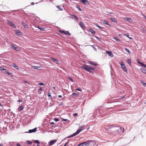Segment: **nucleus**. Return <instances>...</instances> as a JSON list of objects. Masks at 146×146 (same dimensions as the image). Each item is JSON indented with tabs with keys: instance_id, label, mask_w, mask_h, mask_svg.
I'll list each match as a JSON object with an SVG mask.
<instances>
[{
	"instance_id": "f257e3e1",
	"label": "nucleus",
	"mask_w": 146,
	"mask_h": 146,
	"mask_svg": "<svg viewBox=\"0 0 146 146\" xmlns=\"http://www.w3.org/2000/svg\"><path fill=\"white\" fill-rule=\"evenodd\" d=\"M81 68L90 73L92 72L91 70H94L95 69L94 68L91 66L85 64L83 66H81Z\"/></svg>"
},
{
	"instance_id": "f03ea898",
	"label": "nucleus",
	"mask_w": 146,
	"mask_h": 146,
	"mask_svg": "<svg viewBox=\"0 0 146 146\" xmlns=\"http://www.w3.org/2000/svg\"><path fill=\"white\" fill-rule=\"evenodd\" d=\"M92 142H94L93 141L89 140L88 141H86L80 143L77 146H80L81 145V146H83L84 145L83 144H84V145L86 146H88V145H89L90 144V143Z\"/></svg>"
},
{
	"instance_id": "7ed1b4c3",
	"label": "nucleus",
	"mask_w": 146,
	"mask_h": 146,
	"mask_svg": "<svg viewBox=\"0 0 146 146\" xmlns=\"http://www.w3.org/2000/svg\"><path fill=\"white\" fill-rule=\"evenodd\" d=\"M81 131L79 129H78L77 130V131L75 133H74L72 135H71L68 136V138H70L75 136L77 135Z\"/></svg>"
},
{
	"instance_id": "20e7f679",
	"label": "nucleus",
	"mask_w": 146,
	"mask_h": 146,
	"mask_svg": "<svg viewBox=\"0 0 146 146\" xmlns=\"http://www.w3.org/2000/svg\"><path fill=\"white\" fill-rule=\"evenodd\" d=\"M7 23L10 26L12 27L13 28H16L15 25L11 21L9 20H7Z\"/></svg>"
},
{
	"instance_id": "39448f33",
	"label": "nucleus",
	"mask_w": 146,
	"mask_h": 146,
	"mask_svg": "<svg viewBox=\"0 0 146 146\" xmlns=\"http://www.w3.org/2000/svg\"><path fill=\"white\" fill-rule=\"evenodd\" d=\"M80 2L85 5H89L90 2L87 0H81Z\"/></svg>"
},
{
	"instance_id": "423d86ee",
	"label": "nucleus",
	"mask_w": 146,
	"mask_h": 146,
	"mask_svg": "<svg viewBox=\"0 0 146 146\" xmlns=\"http://www.w3.org/2000/svg\"><path fill=\"white\" fill-rule=\"evenodd\" d=\"M123 19L124 20L127 21L130 23L132 22L133 21V20L129 17H124Z\"/></svg>"
},
{
	"instance_id": "0eeeda50",
	"label": "nucleus",
	"mask_w": 146,
	"mask_h": 146,
	"mask_svg": "<svg viewBox=\"0 0 146 146\" xmlns=\"http://www.w3.org/2000/svg\"><path fill=\"white\" fill-rule=\"evenodd\" d=\"M57 141L56 140L51 141H49L48 143V144L49 145H51L54 144Z\"/></svg>"
},
{
	"instance_id": "6e6552de",
	"label": "nucleus",
	"mask_w": 146,
	"mask_h": 146,
	"mask_svg": "<svg viewBox=\"0 0 146 146\" xmlns=\"http://www.w3.org/2000/svg\"><path fill=\"white\" fill-rule=\"evenodd\" d=\"M79 25L80 27L83 29L84 30L85 29V27L82 22H80L79 23Z\"/></svg>"
},
{
	"instance_id": "1a4fd4ad",
	"label": "nucleus",
	"mask_w": 146,
	"mask_h": 146,
	"mask_svg": "<svg viewBox=\"0 0 146 146\" xmlns=\"http://www.w3.org/2000/svg\"><path fill=\"white\" fill-rule=\"evenodd\" d=\"M106 52L108 53L110 57H113V54L111 52L106 51Z\"/></svg>"
},
{
	"instance_id": "9d476101",
	"label": "nucleus",
	"mask_w": 146,
	"mask_h": 146,
	"mask_svg": "<svg viewBox=\"0 0 146 146\" xmlns=\"http://www.w3.org/2000/svg\"><path fill=\"white\" fill-rule=\"evenodd\" d=\"M51 58L52 61L55 62L57 64H59V61L58 60L52 58Z\"/></svg>"
},
{
	"instance_id": "9b49d317",
	"label": "nucleus",
	"mask_w": 146,
	"mask_h": 146,
	"mask_svg": "<svg viewBox=\"0 0 146 146\" xmlns=\"http://www.w3.org/2000/svg\"><path fill=\"white\" fill-rule=\"evenodd\" d=\"M37 130V128H35L33 129H31L29 130V133H31L33 132H35Z\"/></svg>"
},
{
	"instance_id": "f8f14e48",
	"label": "nucleus",
	"mask_w": 146,
	"mask_h": 146,
	"mask_svg": "<svg viewBox=\"0 0 146 146\" xmlns=\"http://www.w3.org/2000/svg\"><path fill=\"white\" fill-rule=\"evenodd\" d=\"M121 67L122 69L123 70V71L126 72H127V70L125 65L121 66Z\"/></svg>"
},
{
	"instance_id": "ddd939ff",
	"label": "nucleus",
	"mask_w": 146,
	"mask_h": 146,
	"mask_svg": "<svg viewBox=\"0 0 146 146\" xmlns=\"http://www.w3.org/2000/svg\"><path fill=\"white\" fill-rule=\"evenodd\" d=\"M112 127V125H107L105 126V129L106 131H107L108 129L111 128Z\"/></svg>"
},
{
	"instance_id": "4468645a",
	"label": "nucleus",
	"mask_w": 146,
	"mask_h": 146,
	"mask_svg": "<svg viewBox=\"0 0 146 146\" xmlns=\"http://www.w3.org/2000/svg\"><path fill=\"white\" fill-rule=\"evenodd\" d=\"M89 63L90 64L93 65L94 66H97L98 65V64H97L91 61H89Z\"/></svg>"
},
{
	"instance_id": "2eb2a0df",
	"label": "nucleus",
	"mask_w": 146,
	"mask_h": 146,
	"mask_svg": "<svg viewBox=\"0 0 146 146\" xmlns=\"http://www.w3.org/2000/svg\"><path fill=\"white\" fill-rule=\"evenodd\" d=\"M16 34L18 35H22V33L19 30H17L16 31Z\"/></svg>"
},
{
	"instance_id": "dca6fc26",
	"label": "nucleus",
	"mask_w": 146,
	"mask_h": 146,
	"mask_svg": "<svg viewBox=\"0 0 146 146\" xmlns=\"http://www.w3.org/2000/svg\"><path fill=\"white\" fill-rule=\"evenodd\" d=\"M110 20L113 22L114 23H117V21L114 18H110Z\"/></svg>"
},
{
	"instance_id": "f3484780",
	"label": "nucleus",
	"mask_w": 146,
	"mask_h": 146,
	"mask_svg": "<svg viewBox=\"0 0 146 146\" xmlns=\"http://www.w3.org/2000/svg\"><path fill=\"white\" fill-rule=\"evenodd\" d=\"M31 67L32 68L35 69H38V68H40L41 67V66H32Z\"/></svg>"
},
{
	"instance_id": "a211bd4d",
	"label": "nucleus",
	"mask_w": 146,
	"mask_h": 146,
	"mask_svg": "<svg viewBox=\"0 0 146 146\" xmlns=\"http://www.w3.org/2000/svg\"><path fill=\"white\" fill-rule=\"evenodd\" d=\"M12 66L14 67L15 69L19 70V68H18V66L15 63H13L12 65Z\"/></svg>"
},
{
	"instance_id": "6ab92c4d",
	"label": "nucleus",
	"mask_w": 146,
	"mask_h": 146,
	"mask_svg": "<svg viewBox=\"0 0 146 146\" xmlns=\"http://www.w3.org/2000/svg\"><path fill=\"white\" fill-rule=\"evenodd\" d=\"M140 70L142 72L146 74V69L145 68H141Z\"/></svg>"
},
{
	"instance_id": "aec40b11",
	"label": "nucleus",
	"mask_w": 146,
	"mask_h": 146,
	"mask_svg": "<svg viewBox=\"0 0 146 146\" xmlns=\"http://www.w3.org/2000/svg\"><path fill=\"white\" fill-rule=\"evenodd\" d=\"M102 21L104 24L108 25L110 26H111V25L108 24V22L107 21H106L105 20H103Z\"/></svg>"
},
{
	"instance_id": "412c9836",
	"label": "nucleus",
	"mask_w": 146,
	"mask_h": 146,
	"mask_svg": "<svg viewBox=\"0 0 146 146\" xmlns=\"http://www.w3.org/2000/svg\"><path fill=\"white\" fill-rule=\"evenodd\" d=\"M22 25L25 28H27L28 27V26L25 23L23 22L22 23Z\"/></svg>"
},
{
	"instance_id": "4be33fe9",
	"label": "nucleus",
	"mask_w": 146,
	"mask_h": 146,
	"mask_svg": "<svg viewBox=\"0 0 146 146\" xmlns=\"http://www.w3.org/2000/svg\"><path fill=\"white\" fill-rule=\"evenodd\" d=\"M11 48L13 49H14L16 51L18 50L17 49L18 48L17 47L13 45H11Z\"/></svg>"
},
{
	"instance_id": "5701e85b",
	"label": "nucleus",
	"mask_w": 146,
	"mask_h": 146,
	"mask_svg": "<svg viewBox=\"0 0 146 146\" xmlns=\"http://www.w3.org/2000/svg\"><path fill=\"white\" fill-rule=\"evenodd\" d=\"M23 106H20L18 108V110L19 111H21L23 110Z\"/></svg>"
},
{
	"instance_id": "b1692460",
	"label": "nucleus",
	"mask_w": 146,
	"mask_h": 146,
	"mask_svg": "<svg viewBox=\"0 0 146 146\" xmlns=\"http://www.w3.org/2000/svg\"><path fill=\"white\" fill-rule=\"evenodd\" d=\"M89 31L93 34H94L95 33V31L92 29H90Z\"/></svg>"
},
{
	"instance_id": "393cba45",
	"label": "nucleus",
	"mask_w": 146,
	"mask_h": 146,
	"mask_svg": "<svg viewBox=\"0 0 146 146\" xmlns=\"http://www.w3.org/2000/svg\"><path fill=\"white\" fill-rule=\"evenodd\" d=\"M84 129V125H82L80 126L79 128V129L82 131Z\"/></svg>"
},
{
	"instance_id": "a878e982",
	"label": "nucleus",
	"mask_w": 146,
	"mask_h": 146,
	"mask_svg": "<svg viewBox=\"0 0 146 146\" xmlns=\"http://www.w3.org/2000/svg\"><path fill=\"white\" fill-rule=\"evenodd\" d=\"M141 83L145 86H146V83L144 82V81L143 80L141 81Z\"/></svg>"
},
{
	"instance_id": "bb28decb",
	"label": "nucleus",
	"mask_w": 146,
	"mask_h": 146,
	"mask_svg": "<svg viewBox=\"0 0 146 146\" xmlns=\"http://www.w3.org/2000/svg\"><path fill=\"white\" fill-rule=\"evenodd\" d=\"M127 62L129 65H131V60L130 59H128L127 60Z\"/></svg>"
},
{
	"instance_id": "cd10ccee",
	"label": "nucleus",
	"mask_w": 146,
	"mask_h": 146,
	"mask_svg": "<svg viewBox=\"0 0 146 146\" xmlns=\"http://www.w3.org/2000/svg\"><path fill=\"white\" fill-rule=\"evenodd\" d=\"M48 98L50 99H52V97L51 96V93L49 92H48Z\"/></svg>"
},
{
	"instance_id": "c85d7f7f",
	"label": "nucleus",
	"mask_w": 146,
	"mask_h": 146,
	"mask_svg": "<svg viewBox=\"0 0 146 146\" xmlns=\"http://www.w3.org/2000/svg\"><path fill=\"white\" fill-rule=\"evenodd\" d=\"M64 34L68 36H70V33L68 31H65Z\"/></svg>"
},
{
	"instance_id": "c756f323",
	"label": "nucleus",
	"mask_w": 146,
	"mask_h": 146,
	"mask_svg": "<svg viewBox=\"0 0 146 146\" xmlns=\"http://www.w3.org/2000/svg\"><path fill=\"white\" fill-rule=\"evenodd\" d=\"M113 38L114 40H115L116 41H117V42H120V40L117 38L114 37Z\"/></svg>"
},
{
	"instance_id": "7c9ffc66",
	"label": "nucleus",
	"mask_w": 146,
	"mask_h": 146,
	"mask_svg": "<svg viewBox=\"0 0 146 146\" xmlns=\"http://www.w3.org/2000/svg\"><path fill=\"white\" fill-rule=\"evenodd\" d=\"M56 7L59 9V10L62 11L63 10L60 7V6H57Z\"/></svg>"
},
{
	"instance_id": "2f4dec72",
	"label": "nucleus",
	"mask_w": 146,
	"mask_h": 146,
	"mask_svg": "<svg viewBox=\"0 0 146 146\" xmlns=\"http://www.w3.org/2000/svg\"><path fill=\"white\" fill-rule=\"evenodd\" d=\"M121 65V66H123L124 65V63L123 62L121 61L119 62V63Z\"/></svg>"
},
{
	"instance_id": "473e14b6",
	"label": "nucleus",
	"mask_w": 146,
	"mask_h": 146,
	"mask_svg": "<svg viewBox=\"0 0 146 146\" xmlns=\"http://www.w3.org/2000/svg\"><path fill=\"white\" fill-rule=\"evenodd\" d=\"M125 50L126 51V52H127L129 54L130 53H131L129 51V49H127V48H125Z\"/></svg>"
},
{
	"instance_id": "72a5a7b5",
	"label": "nucleus",
	"mask_w": 146,
	"mask_h": 146,
	"mask_svg": "<svg viewBox=\"0 0 146 146\" xmlns=\"http://www.w3.org/2000/svg\"><path fill=\"white\" fill-rule=\"evenodd\" d=\"M34 142L37 144H39L40 143L39 141L38 140H35L34 141Z\"/></svg>"
},
{
	"instance_id": "f704fd0d",
	"label": "nucleus",
	"mask_w": 146,
	"mask_h": 146,
	"mask_svg": "<svg viewBox=\"0 0 146 146\" xmlns=\"http://www.w3.org/2000/svg\"><path fill=\"white\" fill-rule=\"evenodd\" d=\"M72 16H73V17H74L76 19V20L77 21H78V18L77 17V16L75 15H72Z\"/></svg>"
},
{
	"instance_id": "c9c22d12",
	"label": "nucleus",
	"mask_w": 146,
	"mask_h": 146,
	"mask_svg": "<svg viewBox=\"0 0 146 146\" xmlns=\"http://www.w3.org/2000/svg\"><path fill=\"white\" fill-rule=\"evenodd\" d=\"M27 144L30 145L32 143V142L31 141H27Z\"/></svg>"
},
{
	"instance_id": "e433bc0d",
	"label": "nucleus",
	"mask_w": 146,
	"mask_h": 146,
	"mask_svg": "<svg viewBox=\"0 0 146 146\" xmlns=\"http://www.w3.org/2000/svg\"><path fill=\"white\" fill-rule=\"evenodd\" d=\"M95 25L96 26H97L100 29H102V27L99 26V25H98L97 24H95Z\"/></svg>"
},
{
	"instance_id": "4c0bfd02",
	"label": "nucleus",
	"mask_w": 146,
	"mask_h": 146,
	"mask_svg": "<svg viewBox=\"0 0 146 146\" xmlns=\"http://www.w3.org/2000/svg\"><path fill=\"white\" fill-rule=\"evenodd\" d=\"M38 28L40 30L43 31H44V28H41L40 27H38Z\"/></svg>"
},
{
	"instance_id": "58836bf2",
	"label": "nucleus",
	"mask_w": 146,
	"mask_h": 146,
	"mask_svg": "<svg viewBox=\"0 0 146 146\" xmlns=\"http://www.w3.org/2000/svg\"><path fill=\"white\" fill-rule=\"evenodd\" d=\"M68 78L70 79V80L72 82H74V80L71 78L70 77H68Z\"/></svg>"
},
{
	"instance_id": "ea45409f",
	"label": "nucleus",
	"mask_w": 146,
	"mask_h": 146,
	"mask_svg": "<svg viewBox=\"0 0 146 146\" xmlns=\"http://www.w3.org/2000/svg\"><path fill=\"white\" fill-rule=\"evenodd\" d=\"M0 68H1V69H0L1 70L5 71V70H6V69L3 68H2V67H1Z\"/></svg>"
},
{
	"instance_id": "a19ab883",
	"label": "nucleus",
	"mask_w": 146,
	"mask_h": 146,
	"mask_svg": "<svg viewBox=\"0 0 146 146\" xmlns=\"http://www.w3.org/2000/svg\"><path fill=\"white\" fill-rule=\"evenodd\" d=\"M78 95L77 94L75 93H73L72 94V95L76 97Z\"/></svg>"
},
{
	"instance_id": "79ce46f5",
	"label": "nucleus",
	"mask_w": 146,
	"mask_h": 146,
	"mask_svg": "<svg viewBox=\"0 0 146 146\" xmlns=\"http://www.w3.org/2000/svg\"><path fill=\"white\" fill-rule=\"evenodd\" d=\"M125 35L127 37L130 39H132V38L131 37H129V35L127 34H125Z\"/></svg>"
},
{
	"instance_id": "37998d69",
	"label": "nucleus",
	"mask_w": 146,
	"mask_h": 146,
	"mask_svg": "<svg viewBox=\"0 0 146 146\" xmlns=\"http://www.w3.org/2000/svg\"><path fill=\"white\" fill-rule=\"evenodd\" d=\"M5 74H8V75H10L11 74V73H9L7 71H6L5 72Z\"/></svg>"
},
{
	"instance_id": "c03bdc74",
	"label": "nucleus",
	"mask_w": 146,
	"mask_h": 146,
	"mask_svg": "<svg viewBox=\"0 0 146 146\" xmlns=\"http://www.w3.org/2000/svg\"><path fill=\"white\" fill-rule=\"evenodd\" d=\"M142 31L143 32H144V33H145L146 32V30L145 29H144V28H143V29H142Z\"/></svg>"
},
{
	"instance_id": "a18cd8bd",
	"label": "nucleus",
	"mask_w": 146,
	"mask_h": 146,
	"mask_svg": "<svg viewBox=\"0 0 146 146\" xmlns=\"http://www.w3.org/2000/svg\"><path fill=\"white\" fill-rule=\"evenodd\" d=\"M59 31L60 32L62 33H64V34L65 32V31H61V30H60Z\"/></svg>"
},
{
	"instance_id": "49530a36",
	"label": "nucleus",
	"mask_w": 146,
	"mask_h": 146,
	"mask_svg": "<svg viewBox=\"0 0 146 146\" xmlns=\"http://www.w3.org/2000/svg\"><path fill=\"white\" fill-rule=\"evenodd\" d=\"M136 61L139 64L140 63L139 60L138 58L136 59Z\"/></svg>"
},
{
	"instance_id": "de8ad7c7",
	"label": "nucleus",
	"mask_w": 146,
	"mask_h": 146,
	"mask_svg": "<svg viewBox=\"0 0 146 146\" xmlns=\"http://www.w3.org/2000/svg\"><path fill=\"white\" fill-rule=\"evenodd\" d=\"M78 115L77 113H74L73 114V115L74 117H75L76 116Z\"/></svg>"
},
{
	"instance_id": "09e8293b",
	"label": "nucleus",
	"mask_w": 146,
	"mask_h": 146,
	"mask_svg": "<svg viewBox=\"0 0 146 146\" xmlns=\"http://www.w3.org/2000/svg\"><path fill=\"white\" fill-rule=\"evenodd\" d=\"M38 84L39 85H40V86L44 85V84H43V83H38Z\"/></svg>"
},
{
	"instance_id": "8fccbe9b",
	"label": "nucleus",
	"mask_w": 146,
	"mask_h": 146,
	"mask_svg": "<svg viewBox=\"0 0 146 146\" xmlns=\"http://www.w3.org/2000/svg\"><path fill=\"white\" fill-rule=\"evenodd\" d=\"M54 121H58L59 120L58 119V118H55L54 119Z\"/></svg>"
},
{
	"instance_id": "3c124183",
	"label": "nucleus",
	"mask_w": 146,
	"mask_h": 146,
	"mask_svg": "<svg viewBox=\"0 0 146 146\" xmlns=\"http://www.w3.org/2000/svg\"><path fill=\"white\" fill-rule=\"evenodd\" d=\"M42 89L40 87V88L38 90L39 92H40V91H42Z\"/></svg>"
},
{
	"instance_id": "603ef678",
	"label": "nucleus",
	"mask_w": 146,
	"mask_h": 146,
	"mask_svg": "<svg viewBox=\"0 0 146 146\" xmlns=\"http://www.w3.org/2000/svg\"><path fill=\"white\" fill-rule=\"evenodd\" d=\"M76 90L81 91V89H79V88L77 89H76Z\"/></svg>"
},
{
	"instance_id": "864d4df0",
	"label": "nucleus",
	"mask_w": 146,
	"mask_h": 146,
	"mask_svg": "<svg viewBox=\"0 0 146 146\" xmlns=\"http://www.w3.org/2000/svg\"><path fill=\"white\" fill-rule=\"evenodd\" d=\"M139 64H141L143 66V65H144V64L142 62H140V63Z\"/></svg>"
},
{
	"instance_id": "5fc2aeb1",
	"label": "nucleus",
	"mask_w": 146,
	"mask_h": 146,
	"mask_svg": "<svg viewBox=\"0 0 146 146\" xmlns=\"http://www.w3.org/2000/svg\"><path fill=\"white\" fill-rule=\"evenodd\" d=\"M17 146H21V145H20L19 144V143H17Z\"/></svg>"
},
{
	"instance_id": "6e6d98bb",
	"label": "nucleus",
	"mask_w": 146,
	"mask_h": 146,
	"mask_svg": "<svg viewBox=\"0 0 146 146\" xmlns=\"http://www.w3.org/2000/svg\"><path fill=\"white\" fill-rule=\"evenodd\" d=\"M68 142H66L65 143V144L64 145V146H66V145L68 144Z\"/></svg>"
},
{
	"instance_id": "4d7b16f0",
	"label": "nucleus",
	"mask_w": 146,
	"mask_h": 146,
	"mask_svg": "<svg viewBox=\"0 0 146 146\" xmlns=\"http://www.w3.org/2000/svg\"><path fill=\"white\" fill-rule=\"evenodd\" d=\"M54 122H51L50 123V124L52 125H53L54 124Z\"/></svg>"
},
{
	"instance_id": "13d9d810",
	"label": "nucleus",
	"mask_w": 146,
	"mask_h": 146,
	"mask_svg": "<svg viewBox=\"0 0 146 146\" xmlns=\"http://www.w3.org/2000/svg\"><path fill=\"white\" fill-rule=\"evenodd\" d=\"M17 101L19 102H22V100H19Z\"/></svg>"
},
{
	"instance_id": "bf43d9fd",
	"label": "nucleus",
	"mask_w": 146,
	"mask_h": 146,
	"mask_svg": "<svg viewBox=\"0 0 146 146\" xmlns=\"http://www.w3.org/2000/svg\"><path fill=\"white\" fill-rule=\"evenodd\" d=\"M58 97L60 98H61L62 97V96L61 95H58Z\"/></svg>"
},
{
	"instance_id": "052dcab7",
	"label": "nucleus",
	"mask_w": 146,
	"mask_h": 146,
	"mask_svg": "<svg viewBox=\"0 0 146 146\" xmlns=\"http://www.w3.org/2000/svg\"><path fill=\"white\" fill-rule=\"evenodd\" d=\"M143 66L145 68H146V64H144V65H143Z\"/></svg>"
},
{
	"instance_id": "680f3d73",
	"label": "nucleus",
	"mask_w": 146,
	"mask_h": 146,
	"mask_svg": "<svg viewBox=\"0 0 146 146\" xmlns=\"http://www.w3.org/2000/svg\"><path fill=\"white\" fill-rule=\"evenodd\" d=\"M35 3L34 2H32L31 3V4L32 5H33Z\"/></svg>"
},
{
	"instance_id": "e2e57ef3",
	"label": "nucleus",
	"mask_w": 146,
	"mask_h": 146,
	"mask_svg": "<svg viewBox=\"0 0 146 146\" xmlns=\"http://www.w3.org/2000/svg\"><path fill=\"white\" fill-rule=\"evenodd\" d=\"M63 120L64 121H67V119H63Z\"/></svg>"
},
{
	"instance_id": "0e129e2a",
	"label": "nucleus",
	"mask_w": 146,
	"mask_h": 146,
	"mask_svg": "<svg viewBox=\"0 0 146 146\" xmlns=\"http://www.w3.org/2000/svg\"><path fill=\"white\" fill-rule=\"evenodd\" d=\"M24 82L25 83H28V82L26 81H24Z\"/></svg>"
},
{
	"instance_id": "69168bd1",
	"label": "nucleus",
	"mask_w": 146,
	"mask_h": 146,
	"mask_svg": "<svg viewBox=\"0 0 146 146\" xmlns=\"http://www.w3.org/2000/svg\"><path fill=\"white\" fill-rule=\"evenodd\" d=\"M0 146H3V144H0Z\"/></svg>"
},
{
	"instance_id": "338daca9",
	"label": "nucleus",
	"mask_w": 146,
	"mask_h": 146,
	"mask_svg": "<svg viewBox=\"0 0 146 146\" xmlns=\"http://www.w3.org/2000/svg\"><path fill=\"white\" fill-rule=\"evenodd\" d=\"M144 103L145 104H146V100L144 101Z\"/></svg>"
},
{
	"instance_id": "774afa93",
	"label": "nucleus",
	"mask_w": 146,
	"mask_h": 146,
	"mask_svg": "<svg viewBox=\"0 0 146 146\" xmlns=\"http://www.w3.org/2000/svg\"><path fill=\"white\" fill-rule=\"evenodd\" d=\"M79 10L80 11H81V9L80 8H79Z\"/></svg>"
}]
</instances>
